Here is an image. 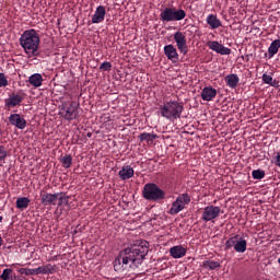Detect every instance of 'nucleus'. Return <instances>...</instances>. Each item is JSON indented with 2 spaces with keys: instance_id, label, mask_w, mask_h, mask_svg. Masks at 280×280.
<instances>
[{
  "instance_id": "1",
  "label": "nucleus",
  "mask_w": 280,
  "mask_h": 280,
  "mask_svg": "<svg viewBox=\"0 0 280 280\" xmlns=\"http://www.w3.org/2000/svg\"><path fill=\"white\" fill-rule=\"evenodd\" d=\"M149 252L148 242L122 249L114 260L115 272H124L128 266L129 268H139Z\"/></svg>"
},
{
  "instance_id": "2",
  "label": "nucleus",
  "mask_w": 280,
  "mask_h": 280,
  "mask_svg": "<svg viewBox=\"0 0 280 280\" xmlns=\"http://www.w3.org/2000/svg\"><path fill=\"white\" fill-rule=\"evenodd\" d=\"M20 45L28 58H36L39 55L40 36H38L36 30H27L21 35Z\"/></svg>"
},
{
  "instance_id": "3",
  "label": "nucleus",
  "mask_w": 280,
  "mask_h": 280,
  "mask_svg": "<svg viewBox=\"0 0 280 280\" xmlns=\"http://www.w3.org/2000/svg\"><path fill=\"white\" fill-rule=\"evenodd\" d=\"M185 105L178 101H168L160 106V115L164 119H180Z\"/></svg>"
},
{
  "instance_id": "4",
  "label": "nucleus",
  "mask_w": 280,
  "mask_h": 280,
  "mask_svg": "<svg viewBox=\"0 0 280 280\" xmlns=\"http://www.w3.org/2000/svg\"><path fill=\"white\" fill-rule=\"evenodd\" d=\"M60 115L66 121L78 119V117H80V103L75 101L65 103L60 109Z\"/></svg>"
},
{
  "instance_id": "5",
  "label": "nucleus",
  "mask_w": 280,
  "mask_h": 280,
  "mask_svg": "<svg viewBox=\"0 0 280 280\" xmlns=\"http://www.w3.org/2000/svg\"><path fill=\"white\" fill-rule=\"evenodd\" d=\"M142 194L145 200H153L154 202H159V200H165V191L156 186V184H147L143 187Z\"/></svg>"
},
{
  "instance_id": "6",
  "label": "nucleus",
  "mask_w": 280,
  "mask_h": 280,
  "mask_svg": "<svg viewBox=\"0 0 280 280\" xmlns=\"http://www.w3.org/2000/svg\"><path fill=\"white\" fill-rule=\"evenodd\" d=\"M187 16V13L183 9L165 8L161 14L160 19L163 23H172L174 21H183Z\"/></svg>"
},
{
  "instance_id": "7",
  "label": "nucleus",
  "mask_w": 280,
  "mask_h": 280,
  "mask_svg": "<svg viewBox=\"0 0 280 280\" xmlns=\"http://www.w3.org/2000/svg\"><path fill=\"white\" fill-rule=\"evenodd\" d=\"M191 202V197L189 194H182L179 195L175 201H173L172 207L168 211L170 215H177V213H180L187 205Z\"/></svg>"
},
{
  "instance_id": "8",
  "label": "nucleus",
  "mask_w": 280,
  "mask_h": 280,
  "mask_svg": "<svg viewBox=\"0 0 280 280\" xmlns=\"http://www.w3.org/2000/svg\"><path fill=\"white\" fill-rule=\"evenodd\" d=\"M65 196V192H46L45 190L39 191L40 202L44 207H56L58 197Z\"/></svg>"
},
{
  "instance_id": "9",
  "label": "nucleus",
  "mask_w": 280,
  "mask_h": 280,
  "mask_svg": "<svg viewBox=\"0 0 280 280\" xmlns=\"http://www.w3.org/2000/svg\"><path fill=\"white\" fill-rule=\"evenodd\" d=\"M220 213H222V208L213 205L207 206L203 208L201 220L203 222H211V220L220 218Z\"/></svg>"
},
{
  "instance_id": "10",
  "label": "nucleus",
  "mask_w": 280,
  "mask_h": 280,
  "mask_svg": "<svg viewBox=\"0 0 280 280\" xmlns=\"http://www.w3.org/2000/svg\"><path fill=\"white\" fill-rule=\"evenodd\" d=\"M174 40L180 54H184V56L187 55V51H189V49L187 48V37L185 36V33L176 32L174 34Z\"/></svg>"
},
{
  "instance_id": "11",
  "label": "nucleus",
  "mask_w": 280,
  "mask_h": 280,
  "mask_svg": "<svg viewBox=\"0 0 280 280\" xmlns=\"http://www.w3.org/2000/svg\"><path fill=\"white\" fill-rule=\"evenodd\" d=\"M207 47H209L211 51H215L221 56H231V48L225 47L224 45L220 44V42L218 40L208 42Z\"/></svg>"
},
{
  "instance_id": "12",
  "label": "nucleus",
  "mask_w": 280,
  "mask_h": 280,
  "mask_svg": "<svg viewBox=\"0 0 280 280\" xmlns=\"http://www.w3.org/2000/svg\"><path fill=\"white\" fill-rule=\"evenodd\" d=\"M9 122L11 126L19 128V130H25L27 127V120H25V118L21 117L19 114H11L9 116Z\"/></svg>"
},
{
  "instance_id": "13",
  "label": "nucleus",
  "mask_w": 280,
  "mask_h": 280,
  "mask_svg": "<svg viewBox=\"0 0 280 280\" xmlns=\"http://www.w3.org/2000/svg\"><path fill=\"white\" fill-rule=\"evenodd\" d=\"M164 55L171 62H178V51L174 45L170 44L164 47Z\"/></svg>"
},
{
  "instance_id": "14",
  "label": "nucleus",
  "mask_w": 280,
  "mask_h": 280,
  "mask_svg": "<svg viewBox=\"0 0 280 280\" xmlns=\"http://www.w3.org/2000/svg\"><path fill=\"white\" fill-rule=\"evenodd\" d=\"M24 97L19 94H12L9 98L5 100V107L7 108H14L16 106H21L23 103Z\"/></svg>"
},
{
  "instance_id": "15",
  "label": "nucleus",
  "mask_w": 280,
  "mask_h": 280,
  "mask_svg": "<svg viewBox=\"0 0 280 280\" xmlns=\"http://www.w3.org/2000/svg\"><path fill=\"white\" fill-rule=\"evenodd\" d=\"M57 270H58V266L47 264V265L35 268V275H55Z\"/></svg>"
},
{
  "instance_id": "16",
  "label": "nucleus",
  "mask_w": 280,
  "mask_h": 280,
  "mask_svg": "<svg viewBox=\"0 0 280 280\" xmlns=\"http://www.w3.org/2000/svg\"><path fill=\"white\" fill-rule=\"evenodd\" d=\"M104 19H106V8L98 5L92 16V23H103Z\"/></svg>"
},
{
  "instance_id": "17",
  "label": "nucleus",
  "mask_w": 280,
  "mask_h": 280,
  "mask_svg": "<svg viewBox=\"0 0 280 280\" xmlns=\"http://www.w3.org/2000/svg\"><path fill=\"white\" fill-rule=\"evenodd\" d=\"M215 95H218V90L212 86L203 88L201 91V100H203V102H211L214 100Z\"/></svg>"
},
{
  "instance_id": "18",
  "label": "nucleus",
  "mask_w": 280,
  "mask_h": 280,
  "mask_svg": "<svg viewBox=\"0 0 280 280\" xmlns=\"http://www.w3.org/2000/svg\"><path fill=\"white\" fill-rule=\"evenodd\" d=\"M170 253L173 259H180L182 257H185V255H187V249L180 245H177L171 247Z\"/></svg>"
},
{
  "instance_id": "19",
  "label": "nucleus",
  "mask_w": 280,
  "mask_h": 280,
  "mask_svg": "<svg viewBox=\"0 0 280 280\" xmlns=\"http://www.w3.org/2000/svg\"><path fill=\"white\" fill-rule=\"evenodd\" d=\"M118 176L121 178V180H130V178L135 176V168L130 165L124 166L119 171Z\"/></svg>"
},
{
  "instance_id": "20",
  "label": "nucleus",
  "mask_w": 280,
  "mask_h": 280,
  "mask_svg": "<svg viewBox=\"0 0 280 280\" xmlns=\"http://www.w3.org/2000/svg\"><path fill=\"white\" fill-rule=\"evenodd\" d=\"M206 23L209 25L210 30H218V27H222V22L215 14H209L206 19Z\"/></svg>"
},
{
  "instance_id": "21",
  "label": "nucleus",
  "mask_w": 280,
  "mask_h": 280,
  "mask_svg": "<svg viewBox=\"0 0 280 280\" xmlns=\"http://www.w3.org/2000/svg\"><path fill=\"white\" fill-rule=\"evenodd\" d=\"M28 82H30L31 86H34L35 89L43 86V74H40V73L32 74L28 78Z\"/></svg>"
},
{
  "instance_id": "22",
  "label": "nucleus",
  "mask_w": 280,
  "mask_h": 280,
  "mask_svg": "<svg viewBox=\"0 0 280 280\" xmlns=\"http://www.w3.org/2000/svg\"><path fill=\"white\" fill-rule=\"evenodd\" d=\"M225 82L230 89H237V84H240V77H237V74H228L225 77Z\"/></svg>"
},
{
  "instance_id": "23",
  "label": "nucleus",
  "mask_w": 280,
  "mask_h": 280,
  "mask_svg": "<svg viewBox=\"0 0 280 280\" xmlns=\"http://www.w3.org/2000/svg\"><path fill=\"white\" fill-rule=\"evenodd\" d=\"M248 243L244 238H237L236 244L234 245V250L236 253H246Z\"/></svg>"
},
{
  "instance_id": "24",
  "label": "nucleus",
  "mask_w": 280,
  "mask_h": 280,
  "mask_svg": "<svg viewBox=\"0 0 280 280\" xmlns=\"http://www.w3.org/2000/svg\"><path fill=\"white\" fill-rule=\"evenodd\" d=\"M279 49H280V39H275L269 48H268V55H269V58H272L276 54L279 52Z\"/></svg>"
},
{
  "instance_id": "25",
  "label": "nucleus",
  "mask_w": 280,
  "mask_h": 280,
  "mask_svg": "<svg viewBox=\"0 0 280 280\" xmlns=\"http://www.w3.org/2000/svg\"><path fill=\"white\" fill-rule=\"evenodd\" d=\"M30 202H31L30 198L20 197L16 199V202H15L16 209H21V211H23V210L27 209V207H30Z\"/></svg>"
},
{
  "instance_id": "26",
  "label": "nucleus",
  "mask_w": 280,
  "mask_h": 280,
  "mask_svg": "<svg viewBox=\"0 0 280 280\" xmlns=\"http://www.w3.org/2000/svg\"><path fill=\"white\" fill-rule=\"evenodd\" d=\"M139 141H147V143H150V141H154V139H159V136L156 133H148L142 132L138 136Z\"/></svg>"
},
{
  "instance_id": "27",
  "label": "nucleus",
  "mask_w": 280,
  "mask_h": 280,
  "mask_svg": "<svg viewBox=\"0 0 280 280\" xmlns=\"http://www.w3.org/2000/svg\"><path fill=\"white\" fill-rule=\"evenodd\" d=\"M60 163L62 164V167L69 170V167H71L73 163V158L71 156V154L65 155L63 158H61Z\"/></svg>"
},
{
  "instance_id": "28",
  "label": "nucleus",
  "mask_w": 280,
  "mask_h": 280,
  "mask_svg": "<svg viewBox=\"0 0 280 280\" xmlns=\"http://www.w3.org/2000/svg\"><path fill=\"white\" fill-rule=\"evenodd\" d=\"M237 240H240V235H235L230 237L225 242V250H229L230 248H235V244H237Z\"/></svg>"
},
{
  "instance_id": "29",
  "label": "nucleus",
  "mask_w": 280,
  "mask_h": 280,
  "mask_svg": "<svg viewBox=\"0 0 280 280\" xmlns=\"http://www.w3.org/2000/svg\"><path fill=\"white\" fill-rule=\"evenodd\" d=\"M205 268H208L209 270H215L217 268H221V265L219 261L213 260H206L203 262Z\"/></svg>"
},
{
  "instance_id": "30",
  "label": "nucleus",
  "mask_w": 280,
  "mask_h": 280,
  "mask_svg": "<svg viewBox=\"0 0 280 280\" xmlns=\"http://www.w3.org/2000/svg\"><path fill=\"white\" fill-rule=\"evenodd\" d=\"M18 272H20V275H25V277H32L36 275V269L20 268Z\"/></svg>"
},
{
  "instance_id": "31",
  "label": "nucleus",
  "mask_w": 280,
  "mask_h": 280,
  "mask_svg": "<svg viewBox=\"0 0 280 280\" xmlns=\"http://www.w3.org/2000/svg\"><path fill=\"white\" fill-rule=\"evenodd\" d=\"M252 176L255 180H261L266 176V172L261 170H255L252 172Z\"/></svg>"
},
{
  "instance_id": "32",
  "label": "nucleus",
  "mask_w": 280,
  "mask_h": 280,
  "mask_svg": "<svg viewBox=\"0 0 280 280\" xmlns=\"http://www.w3.org/2000/svg\"><path fill=\"white\" fill-rule=\"evenodd\" d=\"M11 276H12V269H4L2 275L0 276V279L10 280Z\"/></svg>"
},
{
  "instance_id": "33",
  "label": "nucleus",
  "mask_w": 280,
  "mask_h": 280,
  "mask_svg": "<svg viewBox=\"0 0 280 280\" xmlns=\"http://www.w3.org/2000/svg\"><path fill=\"white\" fill-rule=\"evenodd\" d=\"M8 159V150L5 147L0 145V161H5Z\"/></svg>"
},
{
  "instance_id": "34",
  "label": "nucleus",
  "mask_w": 280,
  "mask_h": 280,
  "mask_svg": "<svg viewBox=\"0 0 280 280\" xmlns=\"http://www.w3.org/2000/svg\"><path fill=\"white\" fill-rule=\"evenodd\" d=\"M112 68L113 65L108 61H105L100 66L101 71H110Z\"/></svg>"
},
{
  "instance_id": "35",
  "label": "nucleus",
  "mask_w": 280,
  "mask_h": 280,
  "mask_svg": "<svg viewBox=\"0 0 280 280\" xmlns=\"http://www.w3.org/2000/svg\"><path fill=\"white\" fill-rule=\"evenodd\" d=\"M58 207H62V201L66 200V202L69 200V196H67V194L63 192V195H59L58 196Z\"/></svg>"
},
{
  "instance_id": "36",
  "label": "nucleus",
  "mask_w": 280,
  "mask_h": 280,
  "mask_svg": "<svg viewBox=\"0 0 280 280\" xmlns=\"http://www.w3.org/2000/svg\"><path fill=\"white\" fill-rule=\"evenodd\" d=\"M8 86V79L4 73H0V88Z\"/></svg>"
},
{
  "instance_id": "37",
  "label": "nucleus",
  "mask_w": 280,
  "mask_h": 280,
  "mask_svg": "<svg viewBox=\"0 0 280 280\" xmlns=\"http://www.w3.org/2000/svg\"><path fill=\"white\" fill-rule=\"evenodd\" d=\"M262 81L265 84H272V77L270 74H262Z\"/></svg>"
},
{
  "instance_id": "38",
  "label": "nucleus",
  "mask_w": 280,
  "mask_h": 280,
  "mask_svg": "<svg viewBox=\"0 0 280 280\" xmlns=\"http://www.w3.org/2000/svg\"><path fill=\"white\" fill-rule=\"evenodd\" d=\"M276 165L277 167H280V151L276 155Z\"/></svg>"
},
{
  "instance_id": "39",
  "label": "nucleus",
  "mask_w": 280,
  "mask_h": 280,
  "mask_svg": "<svg viewBox=\"0 0 280 280\" xmlns=\"http://www.w3.org/2000/svg\"><path fill=\"white\" fill-rule=\"evenodd\" d=\"M3 245V238H1V236H0V246H2Z\"/></svg>"
},
{
  "instance_id": "40",
  "label": "nucleus",
  "mask_w": 280,
  "mask_h": 280,
  "mask_svg": "<svg viewBox=\"0 0 280 280\" xmlns=\"http://www.w3.org/2000/svg\"><path fill=\"white\" fill-rule=\"evenodd\" d=\"M1 222H3V217L0 215V224H1Z\"/></svg>"
},
{
  "instance_id": "41",
  "label": "nucleus",
  "mask_w": 280,
  "mask_h": 280,
  "mask_svg": "<svg viewBox=\"0 0 280 280\" xmlns=\"http://www.w3.org/2000/svg\"><path fill=\"white\" fill-rule=\"evenodd\" d=\"M88 137H91V133H88Z\"/></svg>"
}]
</instances>
